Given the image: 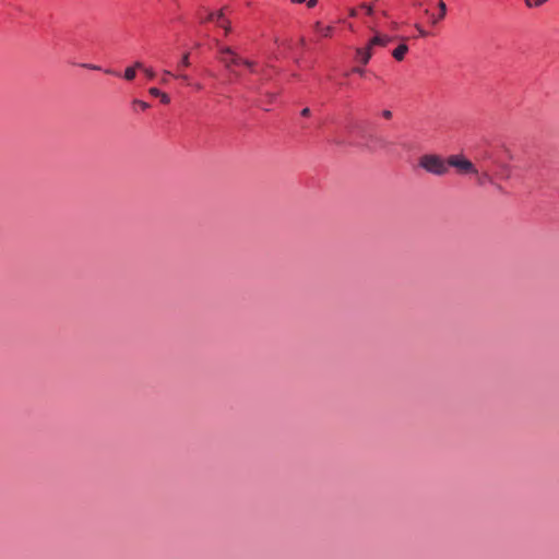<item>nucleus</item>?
Listing matches in <instances>:
<instances>
[{"mask_svg":"<svg viewBox=\"0 0 559 559\" xmlns=\"http://www.w3.org/2000/svg\"><path fill=\"white\" fill-rule=\"evenodd\" d=\"M349 15H350V16H353V17H354V16H356V15H357L356 10H355V9H352V10L349 11Z\"/></svg>","mask_w":559,"mask_h":559,"instance_id":"34","label":"nucleus"},{"mask_svg":"<svg viewBox=\"0 0 559 559\" xmlns=\"http://www.w3.org/2000/svg\"><path fill=\"white\" fill-rule=\"evenodd\" d=\"M524 1H525L526 7L533 8V1L532 0H524Z\"/></svg>","mask_w":559,"mask_h":559,"instance_id":"33","label":"nucleus"},{"mask_svg":"<svg viewBox=\"0 0 559 559\" xmlns=\"http://www.w3.org/2000/svg\"><path fill=\"white\" fill-rule=\"evenodd\" d=\"M382 116L385 118V119H391L392 117V112L390 110H383L382 111Z\"/></svg>","mask_w":559,"mask_h":559,"instance_id":"26","label":"nucleus"},{"mask_svg":"<svg viewBox=\"0 0 559 559\" xmlns=\"http://www.w3.org/2000/svg\"><path fill=\"white\" fill-rule=\"evenodd\" d=\"M354 72H356V73H358V74L362 75L365 71H364V69H361V68H355V69H354Z\"/></svg>","mask_w":559,"mask_h":559,"instance_id":"31","label":"nucleus"},{"mask_svg":"<svg viewBox=\"0 0 559 559\" xmlns=\"http://www.w3.org/2000/svg\"><path fill=\"white\" fill-rule=\"evenodd\" d=\"M134 104H135V105H138V106H140V108H141L142 110H146L147 108H150V104H147V103H145V102H143V100L135 99V100H134Z\"/></svg>","mask_w":559,"mask_h":559,"instance_id":"17","label":"nucleus"},{"mask_svg":"<svg viewBox=\"0 0 559 559\" xmlns=\"http://www.w3.org/2000/svg\"><path fill=\"white\" fill-rule=\"evenodd\" d=\"M240 64H243L246 66L247 68H249L252 72L254 71L253 70V67H254V63L250 60H247V59H242L241 63Z\"/></svg>","mask_w":559,"mask_h":559,"instance_id":"19","label":"nucleus"},{"mask_svg":"<svg viewBox=\"0 0 559 559\" xmlns=\"http://www.w3.org/2000/svg\"><path fill=\"white\" fill-rule=\"evenodd\" d=\"M379 22H380V19H377V17H376V20H374V25H373L372 27H376V28H377V26L379 25Z\"/></svg>","mask_w":559,"mask_h":559,"instance_id":"36","label":"nucleus"},{"mask_svg":"<svg viewBox=\"0 0 559 559\" xmlns=\"http://www.w3.org/2000/svg\"><path fill=\"white\" fill-rule=\"evenodd\" d=\"M483 159H485V160H487V159H491V153H490V152H488V151L484 152V154H483Z\"/></svg>","mask_w":559,"mask_h":559,"instance_id":"27","label":"nucleus"},{"mask_svg":"<svg viewBox=\"0 0 559 559\" xmlns=\"http://www.w3.org/2000/svg\"><path fill=\"white\" fill-rule=\"evenodd\" d=\"M318 3V0H308L307 5L308 8H314Z\"/></svg>","mask_w":559,"mask_h":559,"instance_id":"25","label":"nucleus"},{"mask_svg":"<svg viewBox=\"0 0 559 559\" xmlns=\"http://www.w3.org/2000/svg\"><path fill=\"white\" fill-rule=\"evenodd\" d=\"M390 28L393 29V31H396L399 28V24L396 22H391L390 23Z\"/></svg>","mask_w":559,"mask_h":559,"instance_id":"29","label":"nucleus"},{"mask_svg":"<svg viewBox=\"0 0 559 559\" xmlns=\"http://www.w3.org/2000/svg\"><path fill=\"white\" fill-rule=\"evenodd\" d=\"M419 166L427 173L436 176H444L449 171L447 159L436 154H425L419 158Z\"/></svg>","mask_w":559,"mask_h":559,"instance_id":"1","label":"nucleus"},{"mask_svg":"<svg viewBox=\"0 0 559 559\" xmlns=\"http://www.w3.org/2000/svg\"><path fill=\"white\" fill-rule=\"evenodd\" d=\"M169 75H173V73H171L169 70H165V71H164V75H163V78H162V83H163V84H167V83H168V79H167V78H168Z\"/></svg>","mask_w":559,"mask_h":559,"instance_id":"21","label":"nucleus"},{"mask_svg":"<svg viewBox=\"0 0 559 559\" xmlns=\"http://www.w3.org/2000/svg\"><path fill=\"white\" fill-rule=\"evenodd\" d=\"M407 51L408 46L403 43L393 50L392 56L394 57L395 60L402 61Z\"/></svg>","mask_w":559,"mask_h":559,"instance_id":"11","label":"nucleus"},{"mask_svg":"<svg viewBox=\"0 0 559 559\" xmlns=\"http://www.w3.org/2000/svg\"><path fill=\"white\" fill-rule=\"evenodd\" d=\"M548 0H535L533 1V7H542L545 4Z\"/></svg>","mask_w":559,"mask_h":559,"instance_id":"23","label":"nucleus"},{"mask_svg":"<svg viewBox=\"0 0 559 559\" xmlns=\"http://www.w3.org/2000/svg\"><path fill=\"white\" fill-rule=\"evenodd\" d=\"M500 168H501L502 171H508L509 170V166L507 164H501Z\"/></svg>","mask_w":559,"mask_h":559,"instance_id":"32","label":"nucleus"},{"mask_svg":"<svg viewBox=\"0 0 559 559\" xmlns=\"http://www.w3.org/2000/svg\"><path fill=\"white\" fill-rule=\"evenodd\" d=\"M370 29L374 33V35L368 43L369 49H373L376 46L385 47L392 40V37L379 33L376 27H370Z\"/></svg>","mask_w":559,"mask_h":559,"instance_id":"4","label":"nucleus"},{"mask_svg":"<svg viewBox=\"0 0 559 559\" xmlns=\"http://www.w3.org/2000/svg\"><path fill=\"white\" fill-rule=\"evenodd\" d=\"M448 166L454 167L461 175H478L475 165L463 155H451L447 158Z\"/></svg>","mask_w":559,"mask_h":559,"instance_id":"2","label":"nucleus"},{"mask_svg":"<svg viewBox=\"0 0 559 559\" xmlns=\"http://www.w3.org/2000/svg\"><path fill=\"white\" fill-rule=\"evenodd\" d=\"M415 27L418 29L420 36H427V32L419 24H416Z\"/></svg>","mask_w":559,"mask_h":559,"instance_id":"22","label":"nucleus"},{"mask_svg":"<svg viewBox=\"0 0 559 559\" xmlns=\"http://www.w3.org/2000/svg\"><path fill=\"white\" fill-rule=\"evenodd\" d=\"M105 72H106L107 74H115V75H118V73H117V72H114V71H112V70H110V69L105 70Z\"/></svg>","mask_w":559,"mask_h":559,"instance_id":"35","label":"nucleus"},{"mask_svg":"<svg viewBox=\"0 0 559 559\" xmlns=\"http://www.w3.org/2000/svg\"><path fill=\"white\" fill-rule=\"evenodd\" d=\"M385 144H386V142L382 138H379V136H376V135H370L368 138V142L365 144V146L369 151H373L377 147H381V148L384 147Z\"/></svg>","mask_w":559,"mask_h":559,"instance_id":"7","label":"nucleus"},{"mask_svg":"<svg viewBox=\"0 0 559 559\" xmlns=\"http://www.w3.org/2000/svg\"><path fill=\"white\" fill-rule=\"evenodd\" d=\"M140 70V69H143V63L141 61H136L134 62V64L132 67H128L126 70H124V74H123V78L127 80V81H132L134 80L135 78V71L136 70Z\"/></svg>","mask_w":559,"mask_h":559,"instance_id":"8","label":"nucleus"},{"mask_svg":"<svg viewBox=\"0 0 559 559\" xmlns=\"http://www.w3.org/2000/svg\"><path fill=\"white\" fill-rule=\"evenodd\" d=\"M142 70L144 71V73L146 74V76H147L148 79H151V80H152V79H154V76H155V72H154L152 69H150V68H144V67H143V69H142Z\"/></svg>","mask_w":559,"mask_h":559,"instance_id":"18","label":"nucleus"},{"mask_svg":"<svg viewBox=\"0 0 559 559\" xmlns=\"http://www.w3.org/2000/svg\"><path fill=\"white\" fill-rule=\"evenodd\" d=\"M218 52L219 61L228 70H230L233 66H239L242 61V58L231 47L218 45Z\"/></svg>","mask_w":559,"mask_h":559,"instance_id":"3","label":"nucleus"},{"mask_svg":"<svg viewBox=\"0 0 559 559\" xmlns=\"http://www.w3.org/2000/svg\"><path fill=\"white\" fill-rule=\"evenodd\" d=\"M301 115H302L304 117H308V116L310 115V109H309L308 107L304 108V109L301 110Z\"/></svg>","mask_w":559,"mask_h":559,"instance_id":"28","label":"nucleus"},{"mask_svg":"<svg viewBox=\"0 0 559 559\" xmlns=\"http://www.w3.org/2000/svg\"><path fill=\"white\" fill-rule=\"evenodd\" d=\"M477 177V183L479 186H484L486 183H489V185H492V186H496V182H495V176L491 175L489 171L485 170L483 173H479L478 171V175H475ZM497 188H501L500 186L497 185Z\"/></svg>","mask_w":559,"mask_h":559,"instance_id":"5","label":"nucleus"},{"mask_svg":"<svg viewBox=\"0 0 559 559\" xmlns=\"http://www.w3.org/2000/svg\"><path fill=\"white\" fill-rule=\"evenodd\" d=\"M148 93H150L152 96L159 97V98H160V102H162L163 104H166V105H167V104H169V103H170V97H169L166 93H164V92H162L160 90H158L157 87H151V88L148 90Z\"/></svg>","mask_w":559,"mask_h":559,"instance_id":"12","label":"nucleus"},{"mask_svg":"<svg viewBox=\"0 0 559 559\" xmlns=\"http://www.w3.org/2000/svg\"><path fill=\"white\" fill-rule=\"evenodd\" d=\"M195 88H197V90H202V85H201V84H197V85H195Z\"/></svg>","mask_w":559,"mask_h":559,"instance_id":"38","label":"nucleus"},{"mask_svg":"<svg viewBox=\"0 0 559 559\" xmlns=\"http://www.w3.org/2000/svg\"><path fill=\"white\" fill-rule=\"evenodd\" d=\"M314 29L322 36V37H331L334 31V27L331 25L323 26L320 22L314 23Z\"/></svg>","mask_w":559,"mask_h":559,"instance_id":"10","label":"nucleus"},{"mask_svg":"<svg viewBox=\"0 0 559 559\" xmlns=\"http://www.w3.org/2000/svg\"><path fill=\"white\" fill-rule=\"evenodd\" d=\"M190 66V53L187 52L182 56L180 62L178 63V70L187 68Z\"/></svg>","mask_w":559,"mask_h":559,"instance_id":"15","label":"nucleus"},{"mask_svg":"<svg viewBox=\"0 0 559 559\" xmlns=\"http://www.w3.org/2000/svg\"><path fill=\"white\" fill-rule=\"evenodd\" d=\"M224 17V9L218 12H209L205 17H201V22H214L218 23Z\"/></svg>","mask_w":559,"mask_h":559,"instance_id":"9","label":"nucleus"},{"mask_svg":"<svg viewBox=\"0 0 559 559\" xmlns=\"http://www.w3.org/2000/svg\"><path fill=\"white\" fill-rule=\"evenodd\" d=\"M216 24L224 29L226 36L231 32L230 22L226 20L225 16Z\"/></svg>","mask_w":559,"mask_h":559,"instance_id":"13","label":"nucleus"},{"mask_svg":"<svg viewBox=\"0 0 559 559\" xmlns=\"http://www.w3.org/2000/svg\"><path fill=\"white\" fill-rule=\"evenodd\" d=\"M177 78L183 80L186 83H189V76L185 73H179Z\"/></svg>","mask_w":559,"mask_h":559,"instance_id":"24","label":"nucleus"},{"mask_svg":"<svg viewBox=\"0 0 559 559\" xmlns=\"http://www.w3.org/2000/svg\"><path fill=\"white\" fill-rule=\"evenodd\" d=\"M438 7H439V12H440V14H439V17H438V19H436V20H433V21H432L433 23H437V22H438V20H442V19L445 16V13H447V5H445V3L443 2V0H439V2H438Z\"/></svg>","mask_w":559,"mask_h":559,"instance_id":"14","label":"nucleus"},{"mask_svg":"<svg viewBox=\"0 0 559 559\" xmlns=\"http://www.w3.org/2000/svg\"><path fill=\"white\" fill-rule=\"evenodd\" d=\"M376 13H379V14H381V16H384V17H386V16H388L386 11H384V10H377V12H376Z\"/></svg>","mask_w":559,"mask_h":559,"instance_id":"30","label":"nucleus"},{"mask_svg":"<svg viewBox=\"0 0 559 559\" xmlns=\"http://www.w3.org/2000/svg\"><path fill=\"white\" fill-rule=\"evenodd\" d=\"M372 56V49L368 48V45L365 48L356 49V58L362 64H367Z\"/></svg>","mask_w":559,"mask_h":559,"instance_id":"6","label":"nucleus"},{"mask_svg":"<svg viewBox=\"0 0 559 559\" xmlns=\"http://www.w3.org/2000/svg\"><path fill=\"white\" fill-rule=\"evenodd\" d=\"M501 177H502V178H506V179H507V178H509V173H508V171H503V174H502V176H501Z\"/></svg>","mask_w":559,"mask_h":559,"instance_id":"37","label":"nucleus"},{"mask_svg":"<svg viewBox=\"0 0 559 559\" xmlns=\"http://www.w3.org/2000/svg\"><path fill=\"white\" fill-rule=\"evenodd\" d=\"M361 8H364L366 10L367 14H369V15H372L377 12V9L374 5L362 4Z\"/></svg>","mask_w":559,"mask_h":559,"instance_id":"16","label":"nucleus"},{"mask_svg":"<svg viewBox=\"0 0 559 559\" xmlns=\"http://www.w3.org/2000/svg\"><path fill=\"white\" fill-rule=\"evenodd\" d=\"M81 67L90 69V70H95V71L100 70V67H98L96 64H92V63H83V64H81Z\"/></svg>","mask_w":559,"mask_h":559,"instance_id":"20","label":"nucleus"}]
</instances>
